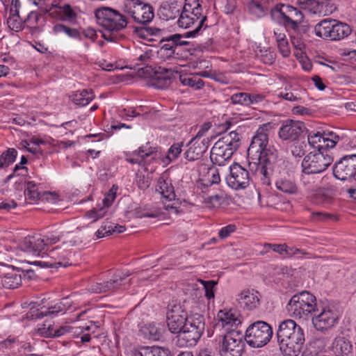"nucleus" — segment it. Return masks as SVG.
Instances as JSON below:
<instances>
[{
	"mask_svg": "<svg viewBox=\"0 0 356 356\" xmlns=\"http://www.w3.org/2000/svg\"><path fill=\"white\" fill-rule=\"evenodd\" d=\"M134 154L136 155H138L139 156L140 158H137V159H134V158H130V159H127V161L129 162L130 163H132V164H135V163H138L140 164L145 157H147V156H149L150 155L152 154V151H148L147 152H145V151L143 149L142 147L139 148V149L136 152H134Z\"/></svg>",
	"mask_w": 356,
	"mask_h": 356,
	"instance_id": "obj_53",
	"label": "nucleus"
},
{
	"mask_svg": "<svg viewBox=\"0 0 356 356\" xmlns=\"http://www.w3.org/2000/svg\"><path fill=\"white\" fill-rule=\"evenodd\" d=\"M40 17L41 15L35 11H31L24 22L28 23L31 29L35 30L38 29L37 24Z\"/></svg>",
	"mask_w": 356,
	"mask_h": 356,
	"instance_id": "obj_56",
	"label": "nucleus"
},
{
	"mask_svg": "<svg viewBox=\"0 0 356 356\" xmlns=\"http://www.w3.org/2000/svg\"><path fill=\"white\" fill-rule=\"evenodd\" d=\"M204 287L205 289V296L209 298H214V287L217 284V282L213 280L205 281L203 282Z\"/></svg>",
	"mask_w": 356,
	"mask_h": 356,
	"instance_id": "obj_61",
	"label": "nucleus"
},
{
	"mask_svg": "<svg viewBox=\"0 0 356 356\" xmlns=\"http://www.w3.org/2000/svg\"><path fill=\"white\" fill-rule=\"evenodd\" d=\"M275 185L277 190L284 193L295 194L298 191L296 184L290 179L282 178L278 179Z\"/></svg>",
	"mask_w": 356,
	"mask_h": 356,
	"instance_id": "obj_36",
	"label": "nucleus"
},
{
	"mask_svg": "<svg viewBox=\"0 0 356 356\" xmlns=\"http://www.w3.org/2000/svg\"><path fill=\"white\" fill-rule=\"evenodd\" d=\"M42 240L44 241L45 247H47L58 242L60 240V236L54 233H48L42 236Z\"/></svg>",
	"mask_w": 356,
	"mask_h": 356,
	"instance_id": "obj_62",
	"label": "nucleus"
},
{
	"mask_svg": "<svg viewBox=\"0 0 356 356\" xmlns=\"http://www.w3.org/2000/svg\"><path fill=\"white\" fill-rule=\"evenodd\" d=\"M95 15L97 24L108 31L103 33V38L108 42H117L121 38L117 33L127 27V17L108 7L96 9Z\"/></svg>",
	"mask_w": 356,
	"mask_h": 356,
	"instance_id": "obj_3",
	"label": "nucleus"
},
{
	"mask_svg": "<svg viewBox=\"0 0 356 356\" xmlns=\"http://www.w3.org/2000/svg\"><path fill=\"white\" fill-rule=\"evenodd\" d=\"M218 318L222 327L230 326L232 327L241 324L237 314L232 310H220L218 314Z\"/></svg>",
	"mask_w": 356,
	"mask_h": 356,
	"instance_id": "obj_27",
	"label": "nucleus"
},
{
	"mask_svg": "<svg viewBox=\"0 0 356 356\" xmlns=\"http://www.w3.org/2000/svg\"><path fill=\"white\" fill-rule=\"evenodd\" d=\"M53 31L55 33H65L69 37L81 40L80 33L77 29L66 26L61 24H55L53 27Z\"/></svg>",
	"mask_w": 356,
	"mask_h": 356,
	"instance_id": "obj_44",
	"label": "nucleus"
},
{
	"mask_svg": "<svg viewBox=\"0 0 356 356\" xmlns=\"http://www.w3.org/2000/svg\"><path fill=\"white\" fill-rule=\"evenodd\" d=\"M202 3V1L200 0H185L182 10L179 14V17L177 21L179 27L188 29L198 22V24L194 30L185 33V38L195 37L207 19V15L203 12Z\"/></svg>",
	"mask_w": 356,
	"mask_h": 356,
	"instance_id": "obj_4",
	"label": "nucleus"
},
{
	"mask_svg": "<svg viewBox=\"0 0 356 356\" xmlns=\"http://www.w3.org/2000/svg\"><path fill=\"white\" fill-rule=\"evenodd\" d=\"M208 177L209 178V181L210 184L209 185L208 184H203L204 186H206L207 188L209 186L211 187L214 184H218L220 181V175H219L218 170L217 169H210L208 172Z\"/></svg>",
	"mask_w": 356,
	"mask_h": 356,
	"instance_id": "obj_57",
	"label": "nucleus"
},
{
	"mask_svg": "<svg viewBox=\"0 0 356 356\" xmlns=\"http://www.w3.org/2000/svg\"><path fill=\"white\" fill-rule=\"evenodd\" d=\"M274 36L278 47V49L284 57H287L290 54V48L284 29H276L274 30Z\"/></svg>",
	"mask_w": 356,
	"mask_h": 356,
	"instance_id": "obj_28",
	"label": "nucleus"
},
{
	"mask_svg": "<svg viewBox=\"0 0 356 356\" xmlns=\"http://www.w3.org/2000/svg\"><path fill=\"white\" fill-rule=\"evenodd\" d=\"M204 318L200 314L188 316V320L179 335L178 341L181 346H192L196 344L204 330Z\"/></svg>",
	"mask_w": 356,
	"mask_h": 356,
	"instance_id": "obj_8",
	"label": "nucleus"
},
{
	"mask_svg": "<svg viewBox=\"0 0 356 356\" xmlns=\"http://www.w3.org/2000/svg\"><path fill=\"white\" fill-rule=\"evenodd\" d=\"M315 173H304L301 176V181L302 184L308 188L312 189L318 186V181L314 176Z\"/></svg>",
	"mask_w": 356,
	"mask_h": 356,
	"instance_id": "obj_49",
	"label": "nucleus"
},
{
	"mask_svg": "<svg viewBox=\"0 0 356 356\" xmlns=\"http://www.w3.org/2000/svg\"><path fill=\"white\" fill-rule=\"evenodd\" d=\"M356 173V154L341 158L333 167L334 176L340 180L354 178Z\"/></svg>",
	"mask_w": 356,
	"mask_h": 356,
	"instance_id": "obj_14",
	"label": "nucleus"
},
{
	"mask_svg": "<svg viewBox=\"0 0 356 356\" xmlns=\"http://www.w3.org/2000/svg\"><path fill=\"white\" fill-rule=\"evenodd\" d=\"M332 350L336 356H349L352 353L353 346L344 337H337L332 342Z\"/></svg>",
	"mask_w": 356,
	"mask_h": 356,
	"instance_id": "obj_25",
	"label": "nucleus"
},
{
	"mask_svg": "<svg viewBox=\"0 0 356 356\" xmlns=\"http://www.w3.org/2000/svg\"><path fill=\"white\" fill-rule=\"evenodd\" d=\"M314 310L312 321L316 330L324 332L337 324L339 314L333 307L317 305Z\"/></svg>",
	"mask_w": 356,
	"mask_h": 356,
	"instance_id": "obj_11",
	"label": "nucleus"
},
{
	"mask_svg": "<svg viewBox=\"0 0 356 356\" xmlns=\"http://www.w3.org/2000/svg\"><path fill=\"white\" fill-rule=\"evenodd\" d=\"M250 11L258 17H261L264 14V10L261 5L257 1H251L248 3Z\"/></svg>",
	"mask_w": 356,
	"mask_h": 356,
	"instance_id": "obj_63",
	"label": "nucleus"
},
{
	"mask_svg": "<svg viewBox=\"0 0 356 356\" xmlns=\"http://www.w3.org/2000/svg\"><path fill=\"white\" fill-rule=\"evenodd\" d=\"M307 141L311 147L318 149L317 152L324 150V145H323V143H325V138L320 132L309 134Z\"/></svg>",
	"mask_w": 356,
	"mask_h": 356,
	"instance_id": "obj_43",
	"label": "nucleus"
},
{
	"mask_svg": "<svg viewBox=\"0 0 356 356\" xmlns=\"http://www.w3.org/2000/svg\"><path fill=\"white\" fill-rule=\"evenodd\" d=\"M128 273H122L115 275L113 279L104 282L92 283L90 286L89 290L93 293H104L112 291L120 288L122 285L124 280L129 276Z\"/></svg>",
	"mask_w": 356,
	"mask_h": 356,
	"instance_id": "obj_18",
	"label": "nucleus"
},
{
	"mask_svg": "<svg viewBox=\"0 0 356 356\" xmlns=\"http://www.w3.org/2000/svg\"><path fill=\"white\" fill-rule=\"evenodd\" d=\"M226 181L232 188H245L249 185V172L241 165L234 163L229 167V175L226 177Z\"/></svg>",
	"mask_w": 356,
	"mask_h": 356,
	"instance_id": "obj_15",
	"label": "nucleus"
},
{
	"mask_svg": "<svg viewBox=\"0 0 356 356\" xmlns=\"http://www.w3.org/2000/svg\"><path fill=\"white\" fill-rule=\"evenodd\" d=\"M161 12L166 18V20L174 19L177 15L179 14V10L177 9L175 6L163 7Z\"/></svg>",
	"mask_w": 356,
	"mask_h": 356,
	"instance_id": "obj_58",
	"label": "nucleus"
},
{
	"mask_svg": "<svg viewBox=\"0 0 356 356\" xmlns=\"http://www.w3.org/2000/svg\"><path fill=\"white\" fill-rule=\"evenodd\" d=\"M183 38H185V34L183 35L176 33L166 38L163 41L167 42L169 45H172V48L176 51L178 47L188 44V42L187 41L181 40Z\"/></svg>",
	"mask_w": 356,
	"mask_h": 356,
	"instance_id": "obj_47",
	"label": "nucleus"
},
{
	"mask_svg": "<svg viewBox=\"0 0 356 356\" xmlns=\"http://www.w3.org/2000/svg\"><path fill=\"white\" fill-rule=\"evenodd\" d=\"M268 135L263 128H259L252 137L248 149V158L251 170L255 168V175L263 184H270L271 176L286 172L287 163L278 157V152L268 147Z\"/></svg>",
	"mask_w": 356,
	"mask_h": 356,
	"instance_id": "obj_1",
	"label": "nucleus"
},
{
	"mask_svg": "<svg viewBox=\"0 0 356 356\" xmlns=\"http://www.w3.org/2000/svg\"><path fill=\"white\" fill-rule=\"evenodd\" d=\"M314 32L319 38L339 40L348 37L351 29L348 24L335 19H323L315 26Z\"/></svg>",
	"mask_w": 356,
	"mask_h": 356,
	"instance_id": "obj_7",
	"label": "nucleus"
},
{
	"mask_svg": "<svg viewBox=\"0 0 356 356\" xmlns=\"http://www.w3.org/2000/svg\"><path fill=\"white\" fill-rule=\"evenodd\" d=\"M72 303L70 298L65 297L54 305L47 308L45 311H38L35 316L36 318H40L48 315H56L60 312L65 313L71 308Z\"/></svg>",
	"mask_w": 356,
	"mask_h": 356,
	"instance_id": "obj_23",
	"label": "nucleus"
},
{
	"mask_svg": "<svg viewBox=\"0 0 356 356\" xmlns=\"http://www.w3.org/2000/svg\"><path fill=\"white\" fill-rule=\"evenodd\" d=\"M283 24L287 30L296 27L298 24H301L304 20V14L298 8L292 6H286V12H280Z\"/></svg>",
	"mask_w": 356,
	"mask_h": 356,
	"instance_id": "obj_20",
	"label": "nucleus"
},
{
	"mask_svg": "<svg viewBox=\"0 0 356 356\" xmlns=\"http://www.w3.org/2000/svg\"><path fill=\"white\" fill-rule=\"evenodd\" d=\"M2 285L6 289H15L21 283V277L17 274L5 276L1 280Z\"/></svg>",
	"mask_w": 356,
	"mask_h": 356,
	"instance_id": "obj_46",
	"label": "nucleus"
},
{
	"mask_svg": "<svg viewBox=\"0 0 356 356\" xmlns=\"http://www.w3.org/2000/svg\"><path fill=\"white\" fill-rule=\"evenodd\" d=\"M54 7L59 8L60 10L63 12L64 16L60 17L61 19L71 20L74 19L76 16V14L72 10L71 6L69 4H66L63 7L52 4L51 8Z\"/></svg>",
	"mask_w": 356,
	"mask_h": 356,
	"instance_id": "obj_51",
	"label": "nucleus"
},
{
	"mask_svg": "<svg viewBox=\"0 0 356 356\" xmlns=\"http://www.w3.org/2000/svg\"><path fill=\"white\" fill-rule=\"evenodd\" d=\"M310 29V26L307 24H304L302 23L298 24L296 27L290 28L287 29V31H293V34L297 36L302 37L305 35H307Z\"/></svg>",
	"mask_w": 356,
	"mask_h": 356,
	"instance_id": "obj_59",
	"label": "nucleus"
},
{
	"mask_svg": "<svg viewBox=\"0 0 356 356\" xmlns=\"http://www.w3.org/2000/svg\"><path fill=\"white\" fill-rule=\"evenodd\" d=\"M332 161L333 158L327 152H310L302 160V172L321 173Z\"/></svg>",
	"mask_w": 356,
	"mask_h": 356,
	"instance_id": "obj_13",
	"label": "nucleus"
},
{
	"mask_svg": "<svg viewBox=\"0 0 356 356\" xmlns=\"http://www.w3.org/2000/svg\"><path fill=\"white\" fill-rule=\"evenodd\" d=\"M276 336L280 350L284 356H298L300 353L305 341V333L293 320L282 321Z\"/></svg>",
	"mask_w": 356,
	"mask_h": 356,
	"instance_id": "obj_2",
	"label": "nucleus"
},
{
	"mask_svg": "<svg viewBox=\"0 0 356 356\" xmlns=\"http://www.w3.org/2000/svg\"><path fill=\"white\" fill-rule=\"evenodd\" d=\"M236 229L235 225L231 224L221 228L219 231V236L220 238H225L233 233Z\"/></svg>",
	"mask_w": 356,
	"mask_h": 356,
	"instance_id": "obj_64",
	"label": "nucleus"
},
{
	"mask_svg": "<svg viewBox=\"0 0 356 356\" xmlns=\"http://www.w3.org/2000/svg\"><path fill=\"white\" fill-rule=\"evenodd\" d=\"M92 90H83L77 91L72 96V101L76 105L84 106L88 105L93 99Z\"/></svg>",
	"mask_w": 356,
	"mask_h": 356,
	"instance_id": "obj_34",
	"label": "nucleus"
},
{
	"mask_svg": "<svg viewBox=\"0 0 356 356\" xmlns=\"http://www.w3.org/2000/svg\"><path fill=\"white\" fill-rule=\"evenodd\" d=\"M180 82L184 86H188L195 89L202 88L204 83L197 75H180Z\"/></svg>",
	"mask_w": 356,
	"mask_h": 356,
	"instance_id": "obj_40",
	"label": "nucleus"
},
{
	"mask_svg": "<svg viewBox=\"0 0 356 356\" xmlns=\"http://www.w3.org/2000/svg\"><path fill=\"white\" fill-rule=\"evenodd\" d=\"M106 207L104 205L99 209H95L88 212L87 215L89 218H93L94 221L104 217L106 213Z\"/></svg>",
	"mask_w": 356,
	"mask_h": 356,
	"instance_id": "obj_60",
	"label": "nucleus"
},
{
	"mask_svg": "<svg viewBox=\"0 0 356 356\" xmlns=\"http://www.w3.org/2000/svg\"><path fill=\"white\" fill-rule=\"evenodd\" d=\"M123 10L136 22L140 24L149 23L154 17L153 6L140 0H127L124 2Z\"/></svg>",
	"mask_w": 356,
	"mask_h": 356,
	"instance_id": "obj_12",
	"label": "nucleus"
},
{
	"mask_svg": "<svg viewBox=\"0 0 356 356\" xmlns=\"http://www.w3.org/2000/svg\"><path fill=\"white\" fill-rule=\"evenodd\" d=\"M316 306V297L305 291L292 296L286 305V309L291 316L301 318L312 314Z\"/></svg>",
	"mask_w": 356,
	"mask_h": 356,
	"instance_id": "obj_5",
	"label": "nucleus"
},
{
	"mask_svg": "<svg viewBox=\"0 0 356 356\" xmlns=\"http://www.w3.org/2000/svg\"><path fill=\"white\" fill-rule=\"evenodd\" d=\"M188 317L186 309L179 303L172 301L168 306L166 318Z\"/></svg>",
	"mask_w": 356,
	"mask_h": 356,
	"instance_id": "obj_37",
	"label": "nucleus"
},
{
	"mask_svg": "<svg viewBox=\"0 0 356 356\" xmlns=\"http://www.w3.org/2000/svg\"><path fill=\"white\" fill-rule=\"evenodd\" d=\"M236 300L244 309L252 311L259 307L260 304V296L257 291L254 289H245L237 295Z\"/></svg>",
	"mask_w": 356,
	"mask_h": 356,
	"instance_id": "obj_19",
	"label": "nucleus"
},
{
	"mask_svg": "<svg viewBox=\"0 0 356 356\" xmlns=\"http://www.w3.org/2000/svg\"><path fill=\"white\" fill-rule=\"evenodd\" d=\"M305 93V90L285 88L277 93V97L291 102H301Z\"/></svg>",
	"mask_w": 356,
	"mask_h": 356,
	"instance_id": "obj_31",
	"label": "nucleus"
},
{
	"mask_svg": "<svg viewBox=\"0 0 356 356\" xmlns=\"http://www.w3.org/2000/svg\"><path fill=\"white\" fill-rule=\"evenodd\" d=\"M216 341L220 356H241L245 346L241 334L234 330L219 335Z\"/></svg>",
	"mask_w": 356,
	"mask_h": 356,
	"instance_id": "obj_6",
	"label": "nucleus"
},
{
	"mask_svg": "<svg viewBox=\"0 0 356 356\" xmlns=\"http://www.w3.org/2000/svg\"><path fill=\"white\" fill-rule=\"evenodd\" d=\"M71 251L66 248L60 247H56L49 251L47 253L48 256L54 259V263H45L47 266L49 267H66L71 264L70 262V257L71 256Z\"/></svg>",
	"mask_w": 356,
	"mask_h": 356,
	"instance_id": "obj_21",
	"label": "nucleus"
},
{
	"mask_svg": "<svg viewBox=\"0 0 356 356\" xmlns=\"http://www.w3.org/2000/svg\"><path fill=\"white\" fill-rule=\"evenodd\" d=\"M118 190V186L113 185L112 188L108 191V192L105 195L104 198L103 199V204L104 207H109L116 197V191Z\"/></svg>",
	"mask_w": 356,
	"mask_h": 356,
	"instance_id": "obj_54",
	"label": "nucleus"
},
{
	"mask_svg": "<svg viewBox=\"0 0 356 356\" xmlns=\"http://www.w3.org/2000/svg\"><path fill=\"white\" fill-rule=\"evenodd\" d=\"M134 356H171L168 349L159 346L144 348L142 351L136 352Z\"/></svg>",
	"mask_w": 356,
	"mask_h": 356,
	"instance_id": "obj_38",
	"label": "nucleus"
},
{
	"mask_svg": "<svg viewBox=\"0 0 356 356\" xmlns=\"http://www.w3.org/2000/svg\"><path fill=\"white\" fill-rule=\"evenodd\" d=\"M211 140L204 138L202 140L192 138L189 142V148L184 153V157L189 161L199 159L205 153L210 145Z\"/></svg>",
	"mask_w": 356,
	"mask_h": 356,
	"instance_id": "obj_17",
	"label": "nucleus"
},
{
	"mask_svg": "<svg viewBox=\"0 0 356 356\" xmlns=\"http://www.w3.org/2000/svg\"><path fill=\"white\" fill-rule=\"evenodd\" d=\"M222 144L232 150L235 152L239 147L241 144V137L236 131H232L225 134L218 141V145Z\"/></svg>",
	"mask_w": 356,
	"mask_h": 356,
	"instance_id": "obj_26",
	"label": "nucleus"
},
{
	"mask_svg": "<svg viewBox=\"0 0 356 356\" xmlns=\"http://www.w3.org/2000/svg\"><path fill=\"white\" fill-rule=\"evenodd\" d=\"M225 197V193L223 191H220L216 194H211L204 197L203 202L208 208H216L220 207Z\"/></svg>",
	"mask_w": 356,
	"mask_h": 356,
	"instance_id": "obj_39",
	"label": "nucleus"
},
{
	"mask_svg": "<svg viewBox=\"0 0 356 356\" xmlns=\"http://www.w3.org/2000/svg\"><path fill=\"white\" fill-rule=\"evenodd\" d=\"M54 329L51 323H43L38 328L37 332L43 337H53Z\"/></svg>",
	"mask_w": 356,
	"mask_h": 356,
	"instance_id": "obj_55",
	"label": "nucleus"
},
{
	"mask_svg": "<svg viewBox=\"0 0 356 356\" xmlns=\"http://www.w3.org/2000/svg\"><path fill=\"white\" fill-rule=\"evenodd\" d=\"M164 329L161 324L149 323L143 330L145 336L150 340L159 341L163 337Z\"/></svg>",
	"mask_w": 356,
	"mask_h": 356,
	"instance_id": "obj_32",
	"label": "nucleus"
},
{
	"mask_svg": "<svg viewBox=\"0 0 356 356\" xmlns=\"http://www.w3.org/2000/svg\"><path fill=\"white\" fill-rule=\"evenodd\" d=\"M7 24L12 31L18 32L22 28L23 22L20 16H9Z\"/></svg>",
	"mask_w": 356,
	"mask_h": 356,
	"instance_id": "obj_50",
	"label": "nucleus"
},
{
	"mask_svg": "<svg viewBox=\"0 0 356 356\" xmlns=\"http://www.w3.org/2000/svg\"><path fill=\"white\" fill-rule=\"evenodd\" d=\"M306 3L314 14L325 16L332 13L333 4L330 0H307Z\"/></svg>",
	"mask_w": 356,
	"mask_h": 356,
	"instance_id": "obj_24",
	"label": "nucleus"
},
{
	"mask_svg": "<svg viewBox=\"0 0 356 356\" xmlns=\"http://www.w3.org/2000/svg\"><path fill=\"white\" fill-rule=\"evenodd\" d=\"M150 59L149 53L145 51L144 54L140 55L137 58L136 65H147L145 67L138 68V70H143L145 73L146 77H154L158 83V87L163 88H167L171 83V79L174 76V72L170 69L165 67H159L158 69L154 70L150 66H148V62Z\"/></svg>",
	"mask_w": 356,
	"mask_h": 356,
	"instance_id": "obj_10",
	"label": "nucleus"
},
{
	"mask_svg": "<svg viewBox=\"0 0 356 356\" xmlns=\"http://www.w3.org/2000/svg\"><path fill=\"white\" fill-rule=\"evenodd\" d=\"M250 94L247 92H238L234 94L231 96L230 100L233 104H241L245 106H249L250 102Z\"/></svg>",
	"mask_w": 356,
	"mask_h": 356,
	"instance_id": "obj_48",
	"label": "nucleus"
},
{
	"mask_svg": "<svg viewBox=\"0 0 356 356\" xmlns=\"http://www.w3.org/2000/svg\"><path fill=\"white\" fill-rule=\"evenodd\" d=\"M17 152L14 148H8L0 155V168H6L13 163L17 157Z\"/></svg>",
	"mask_w": 356,
	"mask_h": 356,
	"instance_id": "obj_41",
	"label": "nucleus"
},
{
	"mask_svg": "<svg viewBox=\"0 0 356 356\" xmlns=\"http://www.w3.org/2000/svg\"><path fill=\"white\" fill-rule=\"evenodd\" d=\"M26 197L31 200L36 201L38 200L43 199L44 195H53L51 193L44 192L42 194L40 193L37 188L36 184L33 181H29L27 183V187L25 189Z\"/></svg>",
	"mask_w": 356,
	"mask_h": 356,
	"instance_id": "obj_35",
	"label": "nucleus"
},
{
	"mask_svg": "<svg viewBox=\"0 0 356 356\" xmlns=\"http://www.w3.org/2000/svg\"><path fill=\"white\" fill-rule=\"evenodd\" d=\"M305 129L306 128L303 122L287 120L282 122L278 134L281 139L292 141L301 138Z\"/></svg>",
	"mask_w": 356,
	"mask_h": 356,
	"instance_id": "obj_16",
	"label": "nucleus"
},
{
	"mask_svg": "<svg viewBox=\"0 0 356 356\" xmlns=\"http://www.w3.org/2000/svg\"><path fill=\"white\" fill-rule=\"evenodd\" d=\"M293 144L291 145L290 149L292 154L296 157L302 156L306 152L307 143L304 137L299 139L292 140Z\"/></svg>",
	"mask_w": 356,
	"mask_h": 356,
	"instance_id": "obj_42",
	"label": "nucleus"
},
{
	"mask_svg": "<svg viewBox=\"0 0 356 356\" xmlns=\"http://www.w3.org/2000/svg\"><path fill=\"white\" fill-rule=\"evenodd\" d=\"M234 153L222 144L218 145V142H216L211 149V158L216 162H219L220 159L226 161L229 159Z\"/></svg>",
	"mask_w": 356,
	"mask_h": 356,
	"instance_id": "obj_29",
	"label": "nucleus"
},
{
	"mask_svg": "<svg viewBox=\"0 0 356 356\" xmlns=\"http://www.w3.org/2000/svg\"><path fill=\"white\" fill-rule=\"evenodd\" d=\"M156 190L161 193L164 199L172 201L175 198L174 188L170 183L167 182L163 177L158 180Z\"/></svg>",
	"mask_w": 356,
	"mask_h": 356,
	"instance_id": "obj_30",
	"label": "nucleus"
},
{
	"mask_svg": "<svg viewBox=\"0 0 356 356\" xmlns=\"http://www.w3.org/2000/svg\"><path fill=\"white\" fill-rule=\"evenodd\" d=\"M182 143L173 144L168 149L167 159L170 162L178 157L181 152Z\"/></svg>",
	"mask_w": 356,
	"mask_h": 356,
	"instance_id": "obj_52",
	"label": "nucleus"
},
{
	"mask_svg": "<svg viewBox=\"0 0 356 356\" xmlns=\"http://www.w3.org/2000/svg\"><path fill=\"white\" fill-rule=\"evenodd\" d=\"M188 317L168 318L167 325L169 331L177 334V339L181 332L184 329L185 324Z\"/></svg>",
	"mask_w": 356,
	"mask_h": 356,
	"instance_id": "obj_33",
	"label": "nucleus"
},
{
	"mask_svg": "<svg viewBox=\"0 0 356 356\" xmlns=\"http://www.w3.org/2000/svg\"><path fill=\"white\" fill-rule=\"evenodd\" d=\"M20 246L22 250L35 255H40L45 249V244L42 240V238L36 236H28L25 237L21 243Z\"/></svg>",
	"mask_w": 356,
	"mask_h": 356,
	"instance_id": "obj_22",
	"label": "nucleus"
},
{
	"mask_svg": "<svg viewBox=\"0 0 356 356\" xmlns=\"http://www.w3.org/2000/svg\"><path fill=\"white\" fill-rule=\"evenodd\" d=\"M272 336L271 326L264 321H259L252 323L247 328L245 339L250 346L261 348L270 341Z\"/></svg>",
	"mask_w": 356,
	"mask_h": 356,
	"instance_id": "obj_9",
	"label": "nucleus"
},
{
	"mask_svg": "<svg viewBox=\"0 0 356 356\" xmlns=\"http://www.w3.org/2000/svg\"><path fill=\"white\" fill-rule=\"evenodd\" d=\"M175 51L172 45H169L165 42L157 51V56L161 60L165 61L172 58L175 54Z\"/></svg>",
	"mask_w": 356,
	"mask_h": 356,
	"instance_id": "obj_45",
	"label": "nucleus"
}]
</instances>
